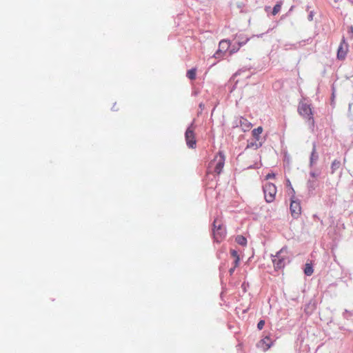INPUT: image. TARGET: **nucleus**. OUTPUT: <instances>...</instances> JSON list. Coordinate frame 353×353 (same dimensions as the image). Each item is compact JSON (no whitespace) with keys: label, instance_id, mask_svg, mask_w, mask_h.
Here are the masks:
<instances>
[{"label":"nucleus","instance_id":"obj_4","mask_svg":"<svg viewBox=\"0 0 353 353\" xmlns=\"http://www.w3.org/2000/svg\"><path fill=\"white\" fill-rule=\"evenodd\" d=\"M298 110L301 116L307 119L310 128L313 129L314 127V120L310 105L307 103H301L298 108Z\"/></svg>","mask_w":353,"mask_h":353},{"label":"nucleus","instance_id":"obj_24","mask_svg":"<svg viewBox=\"0 0 353 353\" xmlns=\"http://www.w3.org/2000/svg\"><path fill=\"white\" fill-rule=\"evenodd\" d=\"M313 17H314V12L313 11H310L308 17H307L308 21H312L313 20Z\"/></svg>","mask_w":353,"mask_h":353},{"label":"nucleus","instance_id":"obj_1","mask_svg":"<svg viewBox=\"0 0 353 353\" xmlns=\"http://www.w3.org/2000/svg\"><path fill=\"white\" fill-rule=\"evenodd\" d=\"M224 163L225 156L221 152H219L209 163L208 172L216 175L219 174L223 168Z\"/></svg>","mask_w":353,"mask_h":353},{"label":"nucleus","instance_id":"obj_11","mask_svg":"<svg viewBox=\"0 0 353 353\" xmlns=\"http://www.w3.org/2000/svg\"><path fill=\"white\" fill-rule=\"evenodd\" d=\"M259 346L264 351L268 350L271 346V339L269 337H265L259 342Z\"/></svg>","mask_w":353,"mask_h":353},{"label":"nucleus","instance_id":"obj_22","mask_svg":"<svg viewBox=\"0 0 353 353\" xmlns=\"http://www.w3.org/2000/svg\"><path fill=\"white\" fill-rule=\"evenodd\" d=\"M319 174H320L319 172L311 171V172H310V178L316 180L317 177L319 176Z\"/></svg>","mask_w":353,"mask_h":353},{"label":"nucleus","instance_id":"obj_12","mask_svg":"<svg viewBox=\"0 0 353 353\" xmlns=\"http://www.w3.org/2000/svg\"><path fill=\"white\" fill-rule=\"evenodd\" d=\"M317 186V181L316 179H309L307 183V187L309 192H312Z\"/></svg>","mask_w":353,"mask_h":353},{"label":"nucleus","instance_id":"obj_7","mask_svg":"<svg viewBox=\"0 0 353 353\" xmlns=\"http://www.w3.org/2000/svg\"><path fill=\"white\" fill-rule=\"evenodd\" d=\"M185 137L187 145L190 148H194L196 145V141L194 134V128H193L192 125H191L187 129Z\"/></svg>","mask_w":353,"mask_h":353},{"label":"nucleus","instance_id":"obj_27","mask_svg":"<svg viewBox=\"0 0 353 353\" xmlns=\"http://www.w3.org/2000/svg\"><path fill=\"white\" fill-rule=\"evenodd\" d=\"M288 188H290L292 190V192H294V190H293V188H292V186H291V183H290V181H289V180L288 181Z\"/></svg>","mask_w":353,"mask_h":353},{"label":"nucleus","instance_id":"obj_15","mask_svg":"<svg viewBox=\"0 0 353 353\" xmlns=\"http://www.w3.org/2000/svg\"><path fill=\"white\" fill-rule=\"evenodd\" d=\"M346 56V50H343V44L341 43L337 52V57L339 59H343Z\"/></svg>","mask_w":353,"mask_h":353},{"label":"nucleus","instance_id":"obj_13","mask_svg":"<svg viewBox=\"0 0 353 353\" xmlns=\"http://www.w3.org/2000/svg\"><path fill=\"white\" fill-rule=\"evenodd\" d=\"M263 128L259 126L252 131V134L256 141H259L260 134L263 132Z\"/></svg>","mask_w":353,"mask_h":353},{"label":"nucleus","instance_id":"obj_8","mask_svg":"<svg viewBox=\"0 0 353 353\" xmlns=\"http://www.w3.org/2000/svg\"><path fill=\"white\" fill-rule=\"evenodd\" d=\"M230 46V42L228 40H221L219 43V49L214 54L215 59L222 58Z\"/></svg>","mask_w":353,"mask_h":353},{"label":"nucleus","instance_id":"obj_31","mask_svg":"<svg viewBox=\"0 0 353 353\" xmlns=\"http://www.w3.org/2000/svg\"><path fill=\"white\" fill-rule=\"evenodd\" d=\"M350 31H352V32L353 31V27L352 26L350 27Z\"/></svg>","mask_w":353,"mask_h":353},{"label":"nucleus","instance_id":"obj_14","mask_svg":"<svg viewBox=\"0 0 353 353\" xmlns=\"http://www.w3.org/2000/svg\"><path fill=\"white\" fill-rule=\"evenodd\" d=\"M230 254H231V256L232 258H234V268H236L239 265V261H240L238 252L235 250H231Z\"/></svg>","mask_w":353,"mask_h":353},{"label":"nucleus","instance_id":"obj_16","mask_svg":"<svg viewBox=\"0 0 353 353\" xmlns=\"http://www.w3.org/2000/svg\"><path fill=\"white\" fill-rule=\"evenodd\" d=\"M341 166V161L339 160L335 159L331 165V172L332 174L334 173L336 170H337Z\"/></svg>","mask_w":353,"mask_h":353},{"label":"nucleus","instance_id":"obj_9","mask_svg":"<svg viewBox=\"0 0 353 353\" xmlns=\"http://www.w3.org/2000/svg\"><path fill=\"white\" fill-rule=\"evenodd\" d=\"M319 159V154L316 151V143H313L312 144V151L310 154V166L312 167L315 165Z\"/></svg>","mask_w":353,"mask_h":353},{"label":"nucleus","instance_id":"obj_25","mask_svg":"<svg viewBox=\"0 0 353 353\" xmlns=\"http://www.w3.org/2000/svg\"><path fill=\"white\" fill-rule=\"evenodd\" d=\"M239 48H234L233 47L230 50V54H232L235 52H236L239 50Z\"/></svg>","mask_w":353,"mask_h":353},{"label":"nucleus","instance_id":"obj_5","mask_svg":"<svg viewBox=\"0 0 353 353\" xmlns=\"http://www.w3.org/2000/svg\"><path fill=\"white\" fill-rule=\"evenodd\" d=\"M263 192L265 201L270 203L274 200L276 188L274 184L272 183H266L263 185Z\"/></svg>","mask_w":353,"mask_h":353},{"label":"nucleus","instance_id":"obj_10","mask_svg":"<svg viewBox=\"0 0 353 353\" xmlns=\"http://www.w3.org/2000/svg\"><path fill=\"white\" fill-rule=\"evenodd\" d=\"M240 127L244 132H248L252 128V123L245 118H241L240 119Z\"/></svg>","mask_w":353,"mask_h":353},{"label":"nucleus","instance_id":"obj_2","mask_svg":"<svg viewBox=\"0 0 353 353\" xmlns=\"http://www.w3.org/2000/svg\"><path fill=\"white\" fill-rule=\"evenodd\" d=\"M212 231L214 240L218 243L221 242L226 236V230L220 219L214 220Z\"/></svg>","mask_w":353,"mask_h":353},{"label":"nucleus","instance_id":"obj_18","mask_svg":"<svg viewBox=\"0 0 353 353\" xmlns=\"http://www.w3.org/2000/svg\"><path fill=\"white\" fill-rule=\"evenodd\" d=\"M236 242L241 245H245L247 244V239L241 235L236 237Z\"/></svg>","mask_w":353,"mask_h":353},{"label":"nucleus","instance_id":"obj_17","mask_svg":"<svg viewBox=\"0 0 353 353\" xmlns=\"http://www.w3.org/2000/svg\"><path fill=\"white\" fill-rule=\"evenodd\" d=\"M314 272L313 268L311 264L306 263L305 265L304 273L307 276H311Z\"/></svg>","mask_w":353,"mask_h":353},{"label":"nucleus","instance_id":"obj_20","mask_svg":"<svg viewBox=\"0 0 353 353\" xmlns=\"http://www.w3.org/2000/svg\"><path fill=\"white\" fill-rule=\"evenodd\" d=\"M257 141H256L255 142L248 143L246 148H254V149L259 148L261 145V143H257Z\"/></svg>","mask_w":353,"mask_h":353},{"label":"nucleus","instance_id":"obj_23","mask_svg":"<svg viewBox=\"0 0 353 353\" xmlns=\"http://www.w3.org/2000/svg\"><path fill=\"white\" fill-rule=\"evenodd\" d=\"M265 325V321L263 320H261L258 324H257V327L259 330H262L263 328V326Z\"/></svg>","mask_w":353,"mask_h":353},{"label":"nucleus","instance_id":"obj_32","mask_svg":"<svg viewBox=\"0 0 353 353\" xmlns=\"http://www.w3.org/2000/svg\"><path fill=\"white\" fill-rule=\"evenodd\" d=\"M270 7H268V8H265V10L267 11L268 9H270Z\"/></svg>","mask_w":353,"mask_h":353},{"label":"nucleus","instance_id":"obj_19","mask_svg":"<svg viewBox=\"0 0 353 353\" xmlns=\"http://www.w3.org/2000/svg\"><path fill=\"white\" fill-rule=\"evenodd\" d=\"M196 70L195 68H192L191 70H189L188 72H187V77L191 79V80H194L196 79Z\"/></svg>","mask_w":353,"mask_h":353},{"label":"nucleus","instance_id":"obj_33","mask_svg":"<svg viewBox=\"0 0 353 353\" xmlns=\"http://www.w3.org/2000/svg\"><path fill=\"white\" fill-rule=\"evenodd\" d=\"M334 1L335 2H337V1H338V0H334Z\"/></svg>","mask_w":353,"mask_h":353},{"label":"nucleus","instance_id":"obj_6","mask_svg":"<svg viewBox=\"0 0 353 353\" xmlns=\"http://www.w3.org/2000/svg\"><path fill=\"white\" fill-rule=\"evenodd\" d=\"M290 210L293 218L297 219L301 213L300 201L292 196L290 199Z\"/></svg>","mask_w":353,"mask_h":353},{"label":"nucleus","instance_id":"obj_3","mask_svg":"<svg viewBox=\"0 0 353 353\" xmlns=\"http://www.w3.org/2000/svg\"><path fill=\"white\" fill-rule=\"evenodd\" d=\"M287 259V250L282 248L279 252L276 253L272 259L274 270L276 271L282 270L286 265Z\"/></svg>","mask_w":353,"mask_h":353},{"label":"nucleus","instance_id":"obj_21","mask_svg":"<svg viewBox=\"0 0 353 353\" xmlns=\"http://www.w3.org/2000/svg\"><path fill=\"white\" fill-rule=\"evenodd\" d=\"M281 8V3H277L274 6V8H273V10H272V15H274H274H276V14H278V13L280 12Z\"/></svg>","mask_w":353,"mask_h":353},{"label":"nucleus","instance_id":"obj_29","mask_svg":"<svg viewBox=\"0 0 353 353\" xmlns=\"http://www.w3.org/2000/svg\"><path fill=\"white\" fill-rule=\"evenodd\" d=\"M347 312H347V310H345V312L343 313V316H344V317H345V314H346V313H347Z\"/></svg>","mask_w":353,"mask_h":353},{"label":"nucleus","instance_id":"obj_28","mask_svg":"<svg viewBox=\"0 0 353 353\" xmlns=\"http://www.w3.org/2000/svg\"><path fill=\"white\" fill-rule=\"evenodd\" d=\"M235 268H234V266L233 268H230V273L231 274L233 273V272L234 271V269H235Z\"/></svg>","mask_w":353,"mask_h":353},{"label":"nucleus","instance_id":"obj_26","mask_svg":"<svg viewBox=\"0 0 353 353\" xmlns=\"http://www.w3.org/2000/svg\"><path fill=\"white\" fill-rule=\"evenodd\" d=\"M274 176V174L272 173V174H268L265 176V179H271V178H273Z\"/></svg>","mask_w":353,"mask_h":353},{"label":"nucleus","instance_id":"obj_30","mask_svg":"<svg viewBox=\"0 0 353 353\" xmlns=\"http://www.w3.org/2000/svg\"><path fill=\"white\" fill-rule=\"evenodd\" d=\"M293 8H294V6H291V8H290V10H289L288 11H289V12H290V11H292V10H293Z\"/></svg>","mask_w":353,"mask_h":353}]
</instances>
